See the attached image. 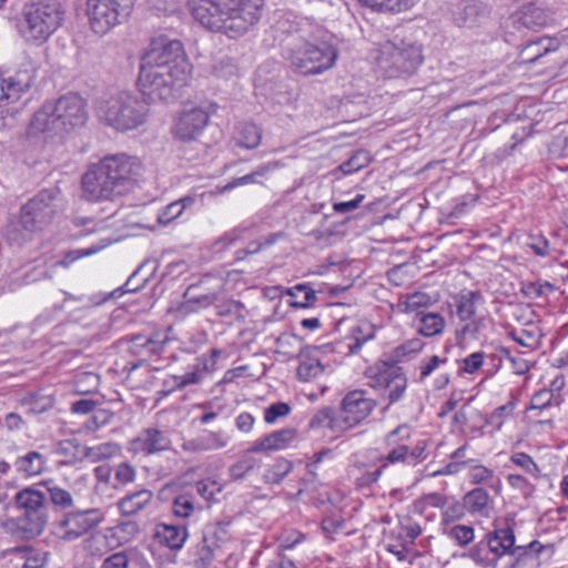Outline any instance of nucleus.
<instances>
[{
  "mask_svg": "<svg viewBox=\"0 0 568 568\" xmlns=\"http://www.w3.org/2000/svg\"><path fill=\"white\" fill-rule=\"evenodd\" d=\"M190 74L191 64L182 42L159 37L142 57L138 82L151 100L170 101L186 85Z\"/></svg>",
  "mask_w": 568,
  "mask_h": 568,
  "instance_id": "nucleus-1",
  "label": "nucleus"
},
{
  "mask_svg": "<svg viewBox=\"0 0 568 568\" xmlns=\"http://www.w3.org/2000/svg\"><path fill=\"white\" fill-rule=\"evenodd\" d=\"M214 305L216 310V315H219L220 317H231L236 321L244 320V305L240 301H217Z\"/></svg>",
  "mask_w": 568,
  "mask_h": 568,
  "instance_id": "nucleus-49",
  "label": "nucleus"
},
{
  "mask_svg": "<svg viewBox=\"0 0 568 568\" xmlns=\"http://www.w3.org/2000/svg\"><path fill=\"white\" fill-rule=\"evenodd\" d=\"M510 462L516 466L524 469L527 474L531 475L534 478L540 477V469L538 465L534 462V459L526 453H515L510 457Z\"/></svg>",
  "mask_w": 568,
  "mask_h": 568,
  "instance_id": "nucleus-54",
  "label": "nucleus"
},
{
  "mask_svg": "<svg viewBox=\"0 0 568 568\" xmlns=\"http://www.w3.org/2000/svg\"><path fill=\"white\" fill-rule=\"evenodd\" d=\"M36 78L33 69H22L12 75L0 72V108L14 103L32 85Z\"/></svg>",
  "mask_w": 568,
  "mask_h": 568,
  "instance_id": "nucleus-19",
  "label": "nucleus"
},
{
  "mask_svg": "<svg viewBox=\"0 0 568 568\" xmlns=\"http://www.w3.org/2000/svg\"><path fill=\"white\" fill-rule=\"evenodd\" d=\"M133 6L134 0H88L87 13L91 29L97 34H105L129 18Z\"/></svg>",
  "mask_w": 568,
  "mask_h": 568,
  "instance_id": "nucleus-12",
  "label": "nucleus"
},
{
  "mask_svg": "<svg viewBox=\"0 0 568 568\" xmlns=\"http://www.w3.org/2000/svg\"><path fill=\"white\" fill-rule=\"evenodd\" d=\"M423 61L422 47L404 40L385 42L377 57V65L387 78L409 77Z\"/></svg>",
  "mask_w": 568,
  "mask_h": 568,
  "instance_id": "nucleus-7",
  "label": "nucleus"
},
{
  "mask_svg": "<svg viewBox=\"0 0 568 568\" xmlns=\"http://www.w3.org/2000/svg\"><path fill=\"white\" fill-rule=\"evenodd\" d=\"M264 0H189L193 19L229 38L245 34L261 18Z\"/></svg>",
  "mask_w": 568,
  "mask_h": 568,
  "instance_id": "nucleus-2",
  "label": "nucleus"
},
{
  "mask_svg": "<svg viewBox=\"0 0 568 568\" xmlns=\"http://www.w3.org/2000/svg\"><path fill=\"white\" fill-rule=\"evenodd\" d=\"M119 452V445L114 443H103L93 447H85L84 457L91 463H99L115 456Z\"/></svg>",
  "mask_w": 568,
  "mask_h": 568,
  "instance_id": "nucleus-47",
  "label": "nucleus"
},
{
  "mask_svg": "<svg viewBox=\"0 0 568 568\" xmlns=\"http://www.w3.org/2000/svg\"><path fill=\"white\" fill-rule=\"evenodd\" d=\"M377 402L368 395L366 389L348 392L341 402V420L345 432L358 426L371 416Z\"/></svg>",
  "mask_w": 568,
  "mask_h": 568,
  "instance_id": "nucleus-15",
  "label": "nucleus"
},
{
  "mask_svg": "<svg viewBox=\"0 0 568 568\" xmlns=\"http://www.w3.org/2000/svg\"><path fill=\"white\" fill-rule=\"evenodd\" d=\"M291 407L284 402H277L268 406L264 412V420L267 424H274L278 418L290 414Z\"/></svg>",
  "mask_w": 568,
  "mask_h": 568,
  "instance_id": "nucleus-59",
  "label": "nucleus"
},
{
  "mask_svg": "<svg viewBox=\"0 0 568 568\" xmlns=\"http://www.w3.org/2000/svg\"><path fill=\"white\" fill-rule=\"evenodd\" d=\"M561 41L556 37H540L529 41L521 50V58L525 62H536L549 52L557 51Z\"/></svg>",
  "mask_w": 568,
  "mask_h": 568,
  "instance_id": "nucleus-27",
  "label": "nucleus"
},
{
  "mask_svg": "<svg viewBox=\"0 0 568 568\" xmlns=\"http://www.w3.org/2000/svg\"><path fill=\"white\" fill-rule=\"evenodd\" d=\"M262 136L263 131L258 125L252 122H243L236 130V145L247 150H254L261 144Z\"/></svg>",
  "mask_w": 568,
  "mask_h": 568,
  "instance_id": "nucleus-34",
  "label": "nucleus"
},
{
  "mask_svg": "<svg viewBox=\"0 0 568 568\" xmlns=\"http://www.w3.org/2000/svg\"><path fill=\"white\" fill-rule=\"evenodd\" d=\"M375 336V328L369 322H361L353 326L349 332V343L347 344L348 354L354 355L358 353L362 346L373 339Z\"/></svg>",
  "mask_w": 568,
  "mask_h": 568,
  "instance_id": "nucleus-35",
  "label": "nucleus"
},
{
  "mask_svg": "<svg viewBox=\"0 0 568 568\" xmlns=\"http://www.w3.org/2000/svg\"><path fill=\"white\" fill-rule=\"evenodd\" d=\"M469 519L464 507L463 499H448L446 506L442 510V524L445 526L452 525L456 521L466 523Z\"/></svg>",
  "mask_w": 568,
  "mask_h": 568,
  "instance_id": "nucleus-43",
  "label": "nucleus"
},
{
  "mask_svg": "<svg viewBox=\"0 0 568 568\" xmlns=\"http://www.w3.org/2000/svg\"><path fill=\"white\" fill-rule=\"evenodd\" d=\"M193 489L204 500L211 501L215 500L216 495L222 493V485L212 479H203L197 481Z\"/></svg>",
  "mask_w": 568,
  "mask_h": 568,
  "instance_id": "nucleus-52",
  "label": "nucleus"
},
{
  "mask_svg": "<svg viewBox=\"0 0 568 568\" xmlns=\"http://www.w3.org/2000/svg\"><path fill=\"white\" fill-rule=\"evenodd\" d=\"M407 385L408 381L403 367L394 365L381 371L371 382V386L383 392V398L387 399L383 412L404 398Z\"/></svg>",
  "mask_w": 568,
  "mask_h": 568,
  "instance_id": "nucleus-17",
  "label": "nucleus"
},
{
  "mask_svg": "<svg viewBox=\"0 0 568 568\" xmlns=\"http://www.w3.org/2000/svg\"><path fill=\"white\" fill-rule=\"evenodd\" d=\"M216 548V535H202L201 541L196 545V555L203 565L212 561Z\"/></svg>",
  "mask_w": 568,
  "mask_h": 568,
  "instance_id": "nucleus-51",
  "label": "nucleus"
},
{
  "mask_svg": "<svg viewBox=\"0 0 568 568\" xmlns=\"http://www.w3.org/2000/svg\"><path fill=\"white\" fill-rule=\"evenodd\" d=\"M133 6L134 0H88L87 13L91 29L97 34H105L129 18Z\"/></svg>",
  "mask_w": 568,
  "mask_h": 568,
  "instance_id": "nucleus-11",
  "label": "nucleus"
},
{
  "mask_svg": "<svg viewBox=\"0 0 568 568\" xmlns=\"http://www.w3.org/2000/svg\"><path fill=\"white\" fill-rule=\"evenodd\" d=\"M371 161L372 156L367 151L357 150L347 161L339 164L338 171L344 175H348L366 168Z\"/></svg>",
  "mask_w": 568,
  "mask_h": 568,
  "instance_id": "nucleus-48",
  "label": "nucleus"
},
{
  "mask_svg": "<svg viewBox=\"0 0 568 568\" xmlns=\"http://www.w3.org/2000/svg\"><path fill=\"white\" fill-rule=\"evenodd\" d=\"M195 509L193 495L191 493H183L173 498L172 511L180 518L190 517Z\"/></svg>",
  "mask_w": 568,
  "mask_h": 568,
  "instance_id": "nucleus-50",
  "label": "nucleus"
},
{
  "mask_svg": "<svg viewBox=\"0 0 568 568\" xmlns=\"http://www.w3.org/2000/svg\"><path fill=\"white\" fill-rule=\"evenodd\" d=\"M410 437V427L406 424L397 426L395 429L387 433L385 436V445L389 447V452L379 458V463H384L386 467L389 464H406L409 462V447L400 442L407 440Z\"/></svg>",
  "mask_w": 568,
  "mask_h": 568,
  "instance_id": "nucleus-21",
  "label": "nucleus"
},
{
  "mask_svg": "<svg viewBox=\"0 0 568 568\" xmlns=\"http://www.w3.org/2000/svg\"><path fill=\"white\" fill-rule=\"evenodd\" d=\"M257 466V460L254 457H244L237 463L233 464L230 469V476L233 480L243 479L247 473Z\"/></svg>",
  "mask_w": 568,
  "mask_h": 568,
  "instance_id": "nucleus-55",
  "label": "nucleus"
},
{
  "mask_svg": "<svg viewBox=\"0 0 568 568\" xmlns=\"http://www.w3.org/2000/svg\"><path fill=\"white\" fill-rule=\"evenodd\" d=\"M210 114L204 108L183 111L174 121L172 128L174 138L183 142L196 140L207 125Z\"/></svg>",
  "mask_w": 568,
  "mask_h": 568,
  "instance_id": "nucleus-18",
  "label": "nucleus"
},
{
  "mask_svg": "<svg viewBox=\"0 0 568 568\" xmlns=\"http://www.w3.org/2000/svg\"><path fill=\"white\" fill-rule=\"evenodd\" d=\"M462 499L469 519L453 526L449 532H475L476 526L484 529L483 521L491 519L494 511L489 493L483 487H477L466 493Z\"/></svg>",
  "mask_w": 568,
  "mask_h": 568,
  "instance_id": "nucleus-13",
  "label": "nucleus"
},
{
  "mask_svg": "<svg viewBox=\"0 0 568 568\" xmlns=\"http://www.w3.org/2000/svg\"><path fill=\"white\" fill-rule=\"evenodd\" d=\"M550 19L547 10L537 7L535 3L524 4L515 13V24L518 29L526 28L535 30L545 27Z\"/></svg>",
  "mask_w": 568,
  "mask_h": 568,
  "instance_id": "nucleus-26",
  "label": "nucleus"
},
{
  "mask_svg": "<svg viewBox=\"0 0 568 568\" xmlns=\"http://www.w3.org/2000/svg\"><path fill=\"white\" fill-rule=\"evenodd\" d=\"M287 295L293 297L291 306L295 308L311 307L317 300L316 292L307 284H296L287 290Z\"/></svg>",
  "mask_w": 568,
  "mask_h": 568,
  "instance_id": "nucleus-40",
  "label": "nucleus"
},
{
  "mask_svg": "<svg viewBox=\"0 0 568 568\" xmlns=\"http://www.w3.org/2000/svg\"><path fill=\"white\" fill-rule=\"evenodd\" d=\"M166 342L168 337L161 338L159 333L151 336L142 334L132 335L129 337V349L135 356L150 358L153 355H160L164 351Z\"/></svg>",
  "mask_w": 568,
  "mask_h": 568,
  "instance_id": "nucleus-25",
  "label": "nucleus"
},
{
  "mask_svg": "<svg viewBox=\"0 0 568 568\" xmlns=\"http://www.w3.org/2000/svg\"><path fill=\"white\" fill-rule=\"evenodd\" d=\"M102 521V515L98 509L72 511L64 516L60 527L67 528L65 532H89Z\"/></svg>",
  "mask_w": 568,
  "mask_h": 568,
  "instance_id": "nucleus-24",
  "label": "nucleus"
},
{
  "mask_svg": "<svg viewBox=\"0 0 568 568\" xmlns=\"http://www.w3.org/2000/svg\"><path fill=\"white\" fill-rule=\"evenodd\" d=\"M293 465L290 460L280 458L275 462L266 477L270 481L278 484L291 473Z\"/></svg>",
  "mask_w": 568,
  "mask_h": 568,
  "instance_id": "nucleus-57",
  "label": "nucleus"
},
{
  "mask_svg": "<svg viewBox=\"0 0 568 568\" xmlns=\"http://www.w3.org/2000/svg\"><path fill=\"white\" fill-rule=\"evenodd\" d=\"M488 536V548L490 550L491 560L496 562L505 554H514L519 550V557L510 566V568H524L531 561L532 566H540L547 562L555 554L554 544H541L538 540H532L526 546H515V535H487Z\"/></svg>",
  "mask_w": 568,
  "mask_h": 568,
  "instance_id": "nucleus-8",
  "label": "nucleus"
},
{
  "mask_svg": "<svg viewBox=\"0 0 568 568\" xmlns=\"http://www.w3.org/2000/svg\"><path fill=\"white\" fill-rule=\"evenodd\" d=\"M195 286H190L185 294V301L180 305L179 311L183 314L195 313L202 308H206L219 301L217 292H210L199 295H193L192 291Z\"/></svg>",
  "mask_w": 568,
  "mask_h": 568,
  "instance_id": "nucleus-31",
  "label": "nucleus"
},
{
  "mask_svg": "<svg viewBox=\"0 0 568 568\" xmlns=\"http://www.w3.org/2000/svg\"><path fill=\"white\" fill-rule=\"evenodd\" d=\"M508 484L519 490L526 498L530 497L535 491V486L524 476L518 474H510L507 476Z\"/></svg>",
  "mask_w": 568,
  "mask_h": 568,
  "instance_id": "nucleus-61",
  "label": "nucleus"
},
{
  "mask_svg": "<svg viewBox=\"0 0 568 568\" xmlns=\"http://www.w3.org/2000/svg\"><path fill=\"white\" fill-rule=\"evenodd\" d=\"M554 397L552 390L542 388L532 395L528 409L542 413L552 406Z\"/></svg>",
  "mask_w": 568,
  "mask_h": 568,
  "instance_id": "nucleus-53",
  "label": "nucleus"
},
{
  "mask_svg": "<svg viewBox=\"0 0 568 568\" xmlns=\"http://www.w3.org/2000/svg\"><path fill=\"white\" fill-rule=\"evenodd\" d=\"M504 358L505 354L500 352V348L495 353H485V365L483 366V372L485 373L486 377H493L501 368Z\"/></svg>",
  "mask_w": 568,
  "mask_h": 568,
  "instance_id": "nucleus-56",
  "label": "nucleus"
},
{
  "mask_svg": "<svg viewBox=\"0 0 568 568\" xmlns=\"http://www.w3.org/2000/svg\"><path fill=\"white\" fill-rule=\"evenodd\" d=\"M10 552L20 555L23 568H42L48 561V554L37 551L30 547H16Z\"/></svg>",
  "mask_w": 568,
  "mask_h": 568,
  "instance_id": "nucleus-45",
  "label": "nucleus"
},
{
  "mask_svg": "<svg viewBox=\"0 0 568 568\" xmlns=\"http://www.w3.org/2000/svg\"><path fill=\"white\" fill-rule=\"evenodd\" d=\"M142 174V163L125 153L105 155L82 176V191L89 201L113 200L122 195Z\"/></svg>",
  "mask_w": 568,
  "mask_h": 568,
  "instance_id": "nucleus-3",
  "label": "nucleus"
},
{
  "mask_svg": "<svg viewBox=\"0 0 568 568\" xmlns=\"http://www.w3.org/2000/svg\"><path fill=\"white\" fill-rule=\"evenodd\" d=\"M328 428L336 434L345 433V427L341 420L339 413L329 406L318 409L308 422L310 430H320Z\"/></svg>",
  "mask_w": 568,
  "mask_h": 568,
  "instance_id": "nucleus-28",
  "label": "nucleus"
},
{
  "mask_svg": "<svg viewBox=\"0 0 568 568\" xmlns=\"http://www.w3.org/2000/svg\"><path fill=\"white\" fill-rule=\"evenodd\" d=\"M494 478V471L483 465H476L469 470V480L471 484L488 483Z\"/></svg>",
  "mask_w": 568,
  "mask_h": 568,
  "instance_id": "nucleus-64",
  "label": "nucleus"
},
{
  "mask_svg": "<svg viewBox=\"0 0 568 568\" xmlns=\"http://www.w3.org/2000/svg\"><path fill=\"white\" fill-rule=\"evenodd\" d=\"M515 403L507 402L505 405L498 406L489 415L483 416L480 413L475 414L485 422L486 425L493 426L496 430H500L505 420L513 416Z\"/></svg>",
  "mask_w": 568,
  "mask_h": 568,
  "instance_id": "nucleus-42",
  "label": "nucleus"
},
{
  "mask_svg": "<svg viewBox=\"0 0 568 568\" xmlns=\"http://www.w3.org/2000/svg\"><path fill=\"white\" fill-rule=\"evenodd\" d=\"M21 404L28 407L29 414L39 415L54 406V398L51 395L30 393L21 398Z\"/></svg>",
  "mask_w": 568,
  "mask_h": 568,
  "instance_id": "nucleus-41",
  "label": "nucleus"
},
{
  "mask_svg": "<svg viewBox=\"0 0 568 568\" xmlns=\"http://www.w3.org/2000/svg\"><path fill=\"white\" fill-rule=\"evenodd\" d=\"M297 435V430L293 427H285L275 430L257 440H255L247 449V454L270 453L281 450L287 447Z\"/></svg>",
  "mask_w": 568,
  "mask_h": 568,
  "instance_id": "nucleus-23",
  "label": "nucleus"
},
{
  "mask_svg": "<svg viewBox=\"0 0 568 568\" xmlns=\"http://www.w3.org/2000/svg\"><path fill=\"white\" fill-rule=\"evenodd\" d=\"M45 488L51 504L59 509H69L73 506V497L71 493L59 487L53 480H47L40 484Z\"/></svg>",
  "mask_w": 568,
  "mask_h": 568,
  "instance_id": "nucleus-39",
  "label": "nucleus"
},
{
  "mask_svg": "<svg viewBox=\"0 0 568 568\" xmlns=\"http://www.w3.org/2000/svg\"><path fill=\"white\" fill-rule=\"evenodd\" d=\"M483 296L478 291H468L458 295L457 315L460 321H469L476 313V304L481 301Z\"/></svg>",
  "mask_w": 568,
  "mask_h": 568,
  "instance_id": "nucleus-38",
  "label": "nucleus"
},
{
  "mask_svg": "<svg viewBox=\"0 0 568 568\" xmlns=\"http://www.w3.org/2000/svg\"><path fill=\"white\" fill-rule=\"evenodd\" d=\"M416 320L418 321L417 331L426 337L442 334L446 325L445 318L435 312H418Z\"/></svg>",
  "mask_w": 568,
  "mask_h": 568,
  "instance_id": "nucleus-33",
  "label": "nucleus"
},
{
  "mask_svg": "<svg viewBox=\"0 0 568 568\" xmlns=\"http://www.w3.org/2000/svg\"><path fill=\"white\" fill-rule=\"evenodd\" d=\"M133 6L134 0H88L87 13L91 29L97 34H105L129 18Z\"/></svg>",
  "mask_w": 568,
  "mask_h": 568,
  "instance_id": "nucleus-10",
  "label": "nucleus"
},
{
  "mask_svg": "<svg viewBox=\"0 0 568 568\" xmlns=\"http://www.w3.org/2000/svg\"><path fill=\"white\" fill-rule=\"evenodd\" d=\"M14 499L29 524L22 532H42L48 523L45 494L36 486H31L18 491Z\"/></svg>",
  "mask_w": 568,
  "mask_h": 568,
  "instance_id": "nucleus-14",
  "label": "nucleus"
},
{
  "mask_svg": "<svg viewBox=\"0 0 568 568\" xmlns=\"http://www.w3.org/2000/svg\"><path fill=\"white\" fill-rule=\"evenodd\" d=\"M63 19L58 0H28L21 9L18 31L28 44L40 47L62 26Z\"/></svg>",
  "mask_w": 568,
  "mask_h": 568,
  "instance_id": "nucleus-4",
  "label": "nucleus"
},
{
  "mask_svg": "<svg viewBox=\"0 0 568 568\" xmlns=\"http://www.w3.org/2000/svg\"><path fill=\"white\" fill-rule=\"evenodd\" d=\"M418 535H390V540L384 544L385 549L403 561L409 552L408 544H413Z\"/></svg>",
  "mask_w": 568,
  "mask_h": 568,
  "instance_id": "nucleus-44",
  "label": "nucleus"
},
{
  "mask_svg": "<svg viewBox=\"0 0 568 568\" xmlns=\"http://www.w3.org/2000/svg\"><path fill=\"white\" fill-rule=\"evenodd\" d=\"M287 59L301 74H318L334 65L337 50L327 43L316 44L300 40L287 49Z\"/></svg>",
  "mask_w": 568,
  "mask_h": 568,
  "instance_id": "nucleus-9",
  "label": "nucleus"
},
{
  "mask_svg": "<svg viewBox=\"0 0 568 568\" xmlns=\"http://www.w3.org/2000/svg\"><path fill=\"white\" fill-rule=\"evenodd\" d=\"M115 480L121 485H128L134 481L136 469L130 463H121L114 469Z\"/></svg>",
  "mask_w": 568,
  "mask_h": 568,
  "instance_id": "nucleus-62",
  "label": "nucleus"
},
{
  "mask_svg": "<svg viewBox=\"0 0 568 568\" xmlns=\"http://www.w3.org/2000/svg\"><path fill=\"white\" fill-rule=\"evenodd\" d=\"M59 194L58 189H45L29 200L21 209L20 222L8 233L9 241L22 245L33 233L49 225L57 213L55 200Z\"/></svg>",
  "mask_w": 568,
  "mask_h": 568,
  "instance_id": "nucleus-6",
  "label": "nucleus"
},
{
  "mask_svg": "<svg viewBox=\"0 0 568 568\" xmlns=\"http://www.w3.org/2000/svg\"><path fill=\"white\" fill-rule=\"evenodd\" d=\"M195 203V199L193 196H184L179 199L163 209H161L158 213L156 221L159 224L166 226L178 219H180L183 213L190 209Z\"/></svg>",
  "mask_w": 568,
  "mask_h": 568,
  "instance_id": "nucleus-32",
  "label": "nucleus"
},
{
  "mask_svg": "<svg viewBox=\"0 0 568 568\" xmlns=\"http://www.w3.org/2000/svg\"><path fill=\"white\" fill-rule=\"evenodd\" d=\"M28 132L31 135L44 134L47 136L63 135L60 122L51 101H47L34 112L29 123Z\"/></svg>",
  "mask_w": 568,
  "mask_h": 568,
  "instance_id": "nucleus-22",
  "label": "nucleus"
},
{
  "mask_svg": "<svg viewBox=\"0 0 568 568\" xmlns=\"http://www.w3.org/2000/svg\"><path fill=\"white\" fill-rule=\"evenodd\" d=\"M432 304V298L427 293L424 292H415L413 294L407 295L404 300H399L397 303V307L400 312L409 313V312H420L419 310L423 307H427Z\"/></svg>",
  "mask_w": 568,
  "mask_h": 568,
  "instance_id": "nucleus-46",
  "label": "nucleus"
},
{
  "mask_svg": "<svg viewBox=\"0 0 568 568\" xmlns=\"http://www.w3.org/2000/svg\"><path fill=\"white\" fill-rule=\"evenodd\" d=\"M171 448V439L166 432L156 427L142 429L129 444V450L133 454L150 456Z\"/></svg>",
  "mask_w": 568,
  "mask_h": 568,
  "instance_id": "nucleus-20",
  "label": "nucleus"
},
{
  "mask_svg": "<svg viewBox=\"0 0 568 568\" xmlns=\"http://www.w3.org/2000/svg\"><path fill=\"white\" fill-rule=\"evenodd\" d=\"M97 116L106 126L124 133L138 129L148 121L149 106L138 95L120 91L98 102Z\"/></svg>",
  "mask_w": 568,
  "mask_h": 568,
  "instance_id": "nucleus-5",
  "label": "nucleus"
},
{
  "mask_svg": "<svg viewBox=\"0 0 568 568\" xmlns=\"http://www.w3.org/2000/svg\"><path fill=\"white\" fill-rule=\"evenodd\" d=\"M485 353L475 352L466 356L462 362V372L466 374H475L485 365Z\"/></svg>",
  "mask_w": 568,
  "mask_h": 568,
  "instance_id": "nucleus-58",
  "label": "nucleus"
},
{
  "mask_svg": "<svg viewBox=\"0 0 568 568\" xmlns=\"http://www.w3.org/2000/svg\"><path fill=\"white\" fill-rule=\"evenodd\" d=\"M47 458L36 450H30L27 454L19 456L14 462V467L18 473L27 476H38L45 469Z\"/></svg>",
  "mask_w": 568,
  "mask_h": 568,
  "instance_id": "nucleus-30",
  "label": "nucleus"
},
{
  "mask_svg": "<svg viewBox=\"0 0 568 568\" xmlns=\"http://www.w3.org/2000/svg\"><path fill=\"white\" fill-rule=\"evenodd\" d=\"M527 246L540 257L549 255V241L542 234H530Z\"/></svg>",
  "mask_w": 568,
  "mask_h": 568,
  "instance_id": "nucleus-60",
  "label": "nucleus"
},
{
  "mask_svg": "<svg viewBox=\"0 0 568 568\" xmlns=\"http://www.w3.org/2000/svg\"><path fill=\"white\" fill-rule=\"evenodd\" d=\"M51 102L63 134L85 124L88 120L87 103L79 94L68 93Z\"/></svg>",
  "mask_w": 568,
  "mask_h": 568,
  "instance_id": "nucleus-16",
  "label": "nucleus"
},
{
  "mask_svg": "<svg viewBox=\"0 0 568 568\" xmlns=\"http://www.w3.org/2000/svg\"><path fill=\"white\" fill-rule=\"evenodd\" d=\"M484 14L485 10L480 2H460L453 10V20L458 27L471 28Z\"/></svg>",
  "mask_w": 568,
  "mask_h": 568,
  "instance_id": "nucleus-29",
  "label": "nucleus"
},
{
  "mask_svg": "<svg viewBox=\"0 0 568 568\" xmlns=\"http://www.w3.org/2000/svg\"><path fill=\"white\" fill-rule=\"evenodd\" d=\"M325 367L321 361L307 354H302L297 367V377L302 382H312L324 374Z\"/></svg>",
  "mask_w": 568,
  "mask_h": 568,
  "instance_id": "nucleus-37",
  "label": "nucleus"
},
{
  "mask_svg": "<svg viewBox=\"0 0 568 568\" xmlns=\"http://www.w3.org/2000/svg\"><path fill=\"white\" fill-rule=\"evenodd\" d=\"M153 498L149 489H140L126 495L119 501V508L124 515H133L144 508Z\"/></svg>",
  "mask_w": 568,
  "mask_h": 568,
  "instance_id": "nucleus-36",
  "label": "nucleus"
},
{
  "mask_svg": "<svg viewBox=\"0 0 568 568\" xmlns=\"http://www.w3.org/2000/svg\"><path fill=\"white\" fill-rule=\"evenodd\" d=\"M448 498L438 493H432L425 495L419 504L422 505V510L426 511L428 508H443L446 506Z\"/></svg>",
  "mask_w": 568,
  "mask_h": 568,
  "instance_id": "nucleus-63",
  "label": "nucleus"
}]
</instances>
